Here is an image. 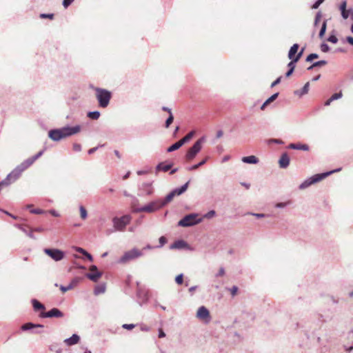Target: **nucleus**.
Listing matches in <instances>:
<instances>
[{"label": "nucleus", "instance_id": "nucleus-6", "mask_svg": "<svg viewBox=\"0 0 353 353\" xmlns=\"http://www.w3.org/2000/svg\"><path fill=\"white\" fill-rule=\"evenodd\" d=\"M26 161L18 165L10 174L7 175L8 179L11 183L17 180L22 172L29 168Z\"/></svg>", "mask_w": 353, "mask_h": 353}, {"label": "nucleus", "instance_id": "nucleus-16", "mask_svg": "<svg viewBox=\"0 0 353 353\" xmlns=\"http://www.w3.org/2000/svg\"><path fill=\"white\" fill-rule=\"evenodd\" d=\"M170 250H191L189 244L183 239L175 241L173 243L170 245Z\"/></svg>", "mask_w": 353, "mask_h": 353}, {"label": "nucleus", "instance_id": "nucleus-19", "mask_svg": "<svg viewBox=\"0 0 353 353\" xmlns=\"http://www.w3.org/2000/svg\"><path fill=\"white\" fill-rule=\"evenodd\" d=\"M189 184H190V181H187L183 185L173 189L172 191L174 196H180L182 194H183L188 190Z\"/></svg>", "mask_w": 353, "mask_h": 353}, {"label": "nucleus", "instance_id": "nucleus-24", "mask_svg": "<svg viewBox=\"0 0 353 353\" xmlns=\"http://www.w3.org/2000/svg\"><path fill=\"white\" fill-rule=\"evenodd\" d=\"M174 197V195L171 191L170 193H168L164 199H158L159 202L160 203V205L161 208L165 207L168 203H169Z\"/></svg>", "mask_w": 353, "mask_h": 353}, {"label": "nucleus", "instance_id": "nucleus-27", "mask_svg": "<svg viewBox=\"0 0 353 353\" xmlns=\"http://www.w3.org/2000/svg\"><path fill=\"white\" fill-rule=\"evenodd\" d=\"M299 45L298 43L293 44L288 52V57L294 59L296 57L297 51L299 50Z\"/></svg>", "mask_w": 353, "mask_h": 353}, {"label": "nucleus", "instance_id": "nucleus-35", "mask_svg": "<svg viewBox=\"0 0 353 353\" xmlns=\"http://www.w3.org/2000/svg\"><path fill=\"white\" fill-rule=\"evenodd\" d=\"M183 145H181V143L179 142V141L175 142L174 143H173L172 145H171L170 146H169L168 148H167V152H174L178 149H179L181 147H182Z\"/></svg>", "mask_w": 353, "mask_h": 353}, {"label": "nucleus", "instance_id": "nucleus-18", "mask_svg": "<svg viewBox=\"0 0 353 353\" xmlns=\"http://www.w3.org/2000/svg\"><path fill=\"white\" fill-rule=\"evenodd\" d=\"M290 162V159L289 155L288 154L287 152H284L281 154V156L279 160V167L282 169H285L289 166Z\"/></svg>", "mask_w": 353, "mask_h": 353}, {"label": "nucleus", "instance_id": "nucleus-32", "mask_svg": "<svg viewBox=\"0 0 353 353\" xmlns=\"http://www.w3.org/2000/svg\"><path fill=\"white\" fill-rule=\"evenodd\" d=\"M76 251L80 254H82L90 261H93L92 256L90 253H88L85 249H83L82 248H76Z\"/></svg>", "mask_w": 353, "mask_h": 353}, {"label": "nucleus", "instance_id": "nucleus-13", "mask_svg": "<svg viewBox=\"0 0 353 353\" xmlns=\"http://www.w3.org/2000/svg\"><path fill=\"white\" fill-rule=\"evenodd\" d=\"M90 272L86 273L85 276L93 282H97L102 276V272L99 271L95 265L90 267Z\"/></svg>", "mask_w": 353, "mask_h": 353}, {"label": "nucleus", "instance_id": "nucleus-22", "mask_svg": "<svg viewBox=\"0 0 353 353\" xmlns=\"http://www.w3.org/2000/svg\"><path fill=\"white\" fill-rule=\"evenodd\" d=\"M31 303L34 312H44V310H46L45 305L36 299H32L31 300Z\"/></svg>", "mask_w": 353, "mask_h": 353}, {"label": "nucleus", "instance_id": "nucleus-23", "mask_svg": "<svg viewBox=\"0 0 353 353\" xmlns=\"http://www.w3.org/2000/svg\"><path fill=\"white\" fill-rule=\"evenodd\" d=\"M44 326L42 324H35L32 322H28V323H24L23 325H22L21 327V329L23 331H28V330H31L34 328H38V327L42 328Z\"/></svg>", "mask_w": 353, "mask_h": 353}, {"label": "nucleus", "instance_id": "nucleus-51", "mask_svg": "<svg viewBox=\"0 0 353 353\" xmlns=\"http://www.w3.org/2000/svg\"><path fill=\"white\" fill-rule=\"evenodd\" d=\"M268 143H276L279 145H283L284 142L281 139H270L268 141Z\"/></svg>", "mask_w": 353, "mask_h": 353}, {"label": "nucleus", "instance_id": "nucleus-60", "mask_svg": "<svg viewBox=\"0 0 353 353\" xmlns=\"http://www.w3.org/2000/svg\"><path fill=\"white\" fill-rule=\"evenodd\" d=\"M341 16L344 19H347L350 17V8L347 9L345 11L341 12Z\"/></svg>", "mask_w": 353, "mask_h": 353}, {"label": "nucleus", "instance_id": "nucleus-2", "mask_svg": "<svg viewBox=\"0 0 353 353\" xmlns=\"http://www.w3.org/2000/svg\"><path fill=\"white\" fill-rule=\"evenodd\" d=\"M95 92L99 106L102 108H107L112 98V92L106 89L100 88H96Z\"/></svg>", "mask_w": 353, "mask_h": 353}, {"label": "nucleus", "instance_id": "nucleus-10", "mask_svg": "<svg viewBox=\"0 0 353 353\" xmlns=\"http://www.w3.org/2000/svg\"><path fill=\"white\" fill-rule=\"evenodd\" d=\"M321 180H323V178H322L321 173L316 174L312 176L311 177L305 179L303 183H301L299 185V188L301 190H304V189L310 187V185H312L317 182L321 181Z\"/></svg>", "mask_w": 353, "mask_h": 353}, {"label": "nucleus", "instance_id": "nucleus-1", "mask_svg": "<svg viewBox=\"0 0 353 353\" xmlns=\"http://www.w3.org/2000/svg\"><path fill=\"white\" fill-rule=\"evenodd\" d=\"M138 202V200L134 198V201L132 203V212L134 213H139V212H148V213H152L154 212L159 210H160L161 206L160 205V203L159 202L158 199L154 200L148 204L141 206L138 207L137 203Z\"/></svg>", "mask_w": 353, "mask_h": 353}, {"label": "nucleus", "instance_id": "nucleus-31", "mask_svg": "<svg viewBox=\"0 0 353 353\" xmlns=\"http://www.w3.org/2000/svg\"><path fill=\"white\" fill-rule=\"evenodd\" d=\"M208 159V157H207L206 158H205L204 159H203L202 161H201L199 163H196V164H194L192 166H190L187 168V170L188 171H193V170H195L196 169H198L199 167L203 165L204 164L206 163Z\"/></svg>", "mask_w": 353, "mask_h": 353}, {"label": "nucleus", "instance_id": "nucleus-28", "mask_svg": "<svg viewBox=\"0 0 353 353\" xmlns=\"http://www.w3.org/2000/svg\"><path fill=\"white\" fill-rule=\"evenodd\" d=\"M172 167V163L165 164L164 162H161L156 166V171L168 172Z\"/></svg>", "mask_w": 353, "mask_h": 353}, {"label": "nucleus", "instance_id": "nucleus-40", "mask_svg": "<svg viewBox=\"0 0 353 353\" xmlns=\"http://www.w3.org/2000/svg\"><path fill=\"white\" fill-rule=\"evenodd\" d=\"M80 216L83 220H85L88 217V212L86 209L83 206H79Z\"/></svg>", "mask_w": 353, "mask_h": 353}, {"label": "nucleus", "instance_id": "nucleus-63", "mask_svg": "<svg viewBox=\"0 0 353 353\" xmlns=\"http://www.w3.org/2000/svg\"><path fill=\"white\" fill-rule=\"evenodd\" d=\"M304 50H305V48H302L300 51L298 50L297 53H296V57H294V59H296L298 61H299L300 59L301 58V57L303 54Z\"/></svg>", "mask_w": 353, "mask_h": 353}, {"label": "nucleus", "instance_id": "nucleus-26", "mask_svg": "<svg viewBox=\"0 0 353 353\" xmlns=\"http://www.w3.org/2000/svg\"><path fill=\"white\" fill-rule=\"evenodd\" d=\"M44 151H45V149L39 151L35 155L26 159L25 161H26L27 164H28L29 166L30 167L36 160H37L39 158H40L43 155Z\"/></svg>", "mask_w": 353, "mask_h": 353}, {"label": "nucleus", "instance_id": "nucleus-37", "mask_svg": "<svg viewBox=\"0 0 353 353\" xmlns=\"http://www.w3.org/2000/svg\"><path fill=\"white\" fill-rule=\"evenodd\" d=\"M327 29V20H324L322 23L321 30L319 31V36L320 38H323L325 34Z\"/></svg>", "mask_w": 353, "mask_h": 353}, {"label": "nucleus", "instance_id": "nucleus-57", "mask_svg": "<svg viewBox=\"0 0 353 353\" xmlns=\"http://www.w3.org/2000/svg\"><path fill=\"white\" fill-rule=\"evenodd\" d=\"M73 288V285H68L67 286L61 285L60 290L62 292H66L67 291L72 290Z\"/></svg>", "mask_w": 353, "mask_h": 353}, {"label": "nucleus", "instance_id": "nucleus-48", "mask_svg": "<svg viewBox=\"0 0 353 353\" xmlns=\"http://www.w3.org/2000/svg\"><path fill=\"white\" fill-rule=\"evenodd\" d=\"M54 14H52V13H48V14L41 13L39 15V17L41 19H51V20L54 19Z\"/></svg>", "mask_w": 353, "mask_h": 353}, {"label": "nucleus", "instance_id": "nucleus-25", "mask_svg": "<svg viewBox=\"0 0 353 353\" xmlns=\"http://www.w3.org/2000/svg\"><path fill=\"white\" fill-rule=\"evenodd\" d=\"M241 161L248 164H256L259 162V159L254 155L243 157Z\"/></svg>", "mask_w": 353, "mask_h": 353}, {"label": "nucleus", "instance_id": "nucleus-3", "mask_svg": "<svg viewBox=\"0 0 353 353\" xmlns=\"http://www.w3.org/2000/svg\"><path fill=\"white\" fill-rule=\"evenodd\" d=\"M205 141V138L202 137L199 139L191 148L188 149L185 156L186 161H191L196 157L197 154L201 150L202 145Z\"/></svg>", "mask_w": 353, "mask_h": 353}, {"label": "nucleus", "instance_id": "nucleus-7", "mask_svg": "<svg viewBox=\"0 0 353 353\" xmlns=\"http://www.w3.org/2000/svg\"><path fill=\"white\" fill-rule=\"evenodd\" d=\"M26 161L18 165L10 174L7 175L8 179L11 183L17 180L22 172L29 168Z\"/></svg>", "mask_w": 353, "mask_h": 353}, {"label": "nucleus", "instance_id": "nucleus-5", "mask_svg": "<svg viewBox=\"0 0 353 353\" xmlns=\"http://www.w3.org/2000/svg\"><path fill=\"white\" fill-rule=\"evenodd\" d=\"M132 216L129 214L123 215L121 217L115 216L112 219L113 227L115 231H123L130 223Z\"/></svg>", "mask_w": 353, "mask_h": 353}, {"label": "nucleus", "instance_id": "nucleus-59", "mask_svg": "<svg viewBox=\"0 0 353 353\" xmlns=\"http://www.w3.org/2000/svg\"><path fill=\"white\" fill-rule=\"evenodd\" d=\"M347 1L343 0L339 6V10L341 12L345 11L347 10Z\"/></svg>", "mask_w": 353, "mask_h": 353}, {"label": "nucleus", "instance_id": "nucleus-45", "mask_svg": "<svg viewBox=\"0 0 353 353\" xmlns=\"http://www.w3.org/2000/svg\"><path fill=\"white\" fill-rule=\"evenodd\" d=\"M291 204L290 201H288L286 202H279L275 204V208H284L287 207L288 205Z\"/></svg>", "mask_w": 353, "mask_h": 353}, {"label": "nucleus", "instance_id": "nucleus-29", "mask_svg": "<svg viewBox=\"0 0 353 353\" xmlns=\"http://www.w3.org/2000/svg\"><path fill=\"white\" fill-rule=\"evenodd\" d=\"M310 83L307 82L300 90L294 91V94L302 97L306 94L309 91Z\"/></svg>", "mask_w": 353, "mask_h": 353}, {"label": "nucleus", "instance_id": "nucleus-44", "mask_svg": "<svg viewBox=\"0 0 353 353\" xmlns=\"http://www.w3.org/2000/svg\"><path fill=\"white\" fill-rule=\"evenodd\" d=\"M12 183L10 181V180L6 176L3 180L0 181V189L1 190L3 187H7L10 185Z\"/></svg>", "mask_w": 353, "mask_h": 353}, {"label": "nucleus", "instance_id": "nucleus-21", "mask_svg": "<svg viewBox=\"0 0 353 353\" xmlns=\"http://www.w3.org/2000/svg\"><path fill=\"white\" fill-rule=\"evenodd\" d=\"M288 148L292 150H300L303 151H308L309 146L305 143H290L288 145Z\"/></svg>", "mask_w": 353, "mask_h": 353}, {"label": "nucleus", "instance_id": "nucleus-36", "mask_svg": "<svg viewBox=\"0 0 353 353\" xmlns=\"http://www.w3.org/2000/svg\"><path fill=\"white\" fill-rule=\"evenodd\" d=\"M14 227L17 228L20 230H21L24 234L27 235V233L29 232V230L31 229L28 225H22V224H14Z\"/></svg>", "mask_w": 353, "mask_h": 353}, {"label": "nucleus", "instance_id": "nucleus-8", "mask_svg": "<svg viewBox=\"0 0 353 353\" xmlns=\"http://www.w3.org/2000/svg\"><path fill=\"white\" fill-rule=\"evenodd\" d=\"M141 256H143V252L141 250L137 248H132L123 254V255L119 259V263H126L127 262L137 259Z\"/></svg>", "mask_w": 353, "mask_h": 353}, {"label": "nucleus", "instance_id": "nucleus-17", "mask_svg": "<svg viewBox=\"0 0 353 353\" xmlns=\"http://www.w3.org/2000/svg\"><path fill=\"white\" fill-rule=\"evenodd\" d=\"M139 191L143 195H151L153 193V188L151 182H144L139 186Z\"/></svg>", "mask_w": 353, "mask_h": 353}, {"label": "nucleus", "instance_id": "nucleus-39", "mask_svg": "<svg viewBox=\"0 0 353 353\" xmlns=\"http://www.w3.org/2000/svg\"><path fill=\"white\" fill-rule=\"evenodd\" d=\"M288 59L290 60V61L288 63V69H290V70L294 71L296 64L299 61L296 59H292V58H288Z\"/></svg>", "mask_w": 353, "mask_h": 353}, {"label": "nucleus", "instance_id": "nucleus-15", "mask_svg": "<svg viewBox=\"0 0 353 353\" xmlns=\"http://www.w3.org/2000/svg\"><path fill=\"white\" fill-rule=\"evenodd\" d=\"M48 137L54 141H59L64 139L61 128L49 130Z\"/></svg>", "mask_w": 353, "mask_h": 353}, {"label": "nucleus", "instance_id": "nucleus-34", "mask_svg": "<svg viewBox=\"0 0 353 353\" xmlns=\"http://www.w3.org/2000/svg\"><path fill=\"white\" fill-rule=\"evenodd\" d=\"M101 113L98 110L90 111L87 113V117L92 120H97L100 117Z\"/></svg>", "mask_w": 353, "mask_h": 353}, {"label": "nucleus", "instance_id": "nucleus-62", "mask_svg": "<svg viewBox=\"0 0 353 353\" xmlns=\"http://www.w3.org/2000/svg\"><path fill=\"white\" fill-rule=\"evenodd\" d=\"M323 1L324 0H316L312 6V8L317 9Z\"/></svg>", "mask_w": 353, "mask_h": 353}, {"label": "nucleus", "instance_id": "nucleus-64", "mask_svg": "<svg viewBox=\"0 0 353 353\" xmlns=\"http://www.w3.org/2000/svg\"><path fill=\"white\" fill-rule=\"evenodd\" d=\"M73 150L75 152H80L81 150V145L79 143H74L72 145Z\"/></svg>", "mask_w": 353, "mask_h": 353}, {"label": "nucleus", "instance_id": "nucleus-38", "mask_svg": "<svg viewBox=\"0 0 353 353\" xmlns=\"http://www.w3.org/2000/svg\"><path fill=\"white\" fill-rule=\"evenodd\" d=\"M341 168H336V169H334V170H330V171H327V172H322L321 173V176H322V178L323 179H324L325 178H326L327 176L335 173V172H338L339 171L341 170Z\"/></svg>", "mask_w": 353, "mask_h": 353}, {"label": "nucleus", "instance_id": "nucleus-43", "mask_svg": "<svg viewBox=\"0 0 353 353\" xmlns=\"http://www.w3.org/2000/svg\"><path fill=\"white\" fill-rule=\"evenodd\" d=\"M279 92H276L274 94H273L271 97H270L268 99H267L265 101L266 102V104H270L272 102H273L274 101H275L278 96H279Z\"/></svg>", "mask_w": 353, "mask_h": 353}, {"label": "nucleus", "instance_id": "nucleus-53", "mask_svg": "<svg viewBox=\"0 0 353 353\" xmlns=\"http://www.w3.org/2000/svg\"><path fill=\"white\" fill-rule=\"evenodd\" d=\"M175 282L178 285H181L183 283V274H179L175 277Z\"/></svg>", "mask_w": 353, "mask_h": 353}, {"label": "nucleus", "instance_id": "nucleus-30", "mask_svg": "<svg viewBox=\"0 0 353 353\" xmlns=\"http://www.w3.org/2000/svg\"><path fill=\"white\" fill-rule=\"evenodd\" d=\"M105 288H106V286H105V283L99 284L94 288V294L95 295H99V294H103L105 292Z\"/></svg>", "mask_w": 353, "mask_h": 353}, {"label": "nucleus", "instance_id": "nucleus-41", "mask_svg": "<svg viewBox=\"0 0 353 353\" xmlns=\"http://www.w3.org/2000/svg\"><path fill=\"white\" fill-rule=\"evenodd\" d=\"M173 121H174L173 114L170 113V114L169 115V117L167 118V119L165 121V125H164L165 128H168L170 126V125L172 123Z\"/></svg>", "mask_w": 353, "mask_h": 353}, {"label": "nucleus", "instance_id": "nucleus-55", "mask_svg": "<svg viewBox=\"0 0 353 353\" xmlns=\"http://www.w3.org/2000/svg\"><path fill=\"white\" fill-rule=\"evenodd\" d=\"M342 97H343L342 92H336V93H334V94H332L330 98H331V100H332V101H333L341 99Z\"/></svg>", "mask_w": 353, "mask_h": 353}, {"label": "nucleus", "instance_id": "nucleus-20", "mask_svg": "<svg viewBox=\"0 0 353 353\" xmlns=\"http://www.w3.org/2000/svg\"><path fill=\"white\" fill-rule=\"evenodd\" d=\"M80 341V336L77 334H73L70 337L67 338L64 340V343L68 345H74L77 344Z\"/></svg>", "mask_w": 353, "mask_h": 353}, {"label": "nucleus", "instance_id": "nucleus-54", "mask_svg": "<svg viewBox=\"0 0 353 353\" xmlns=\"http://www.w3.org/2000/svg\"><path fill=\"white\" fill-rule=\"evenodd\" d=\"M321 17H322V14H321V12H318L316 14L315 19H314V26H316L318 25V23H319V21H320V20L321 19Z\"/></svg>", "mask_w": 353, "mask_h": 353}, {"label": "nucleus", "instance_id": "nucleus-56", "mask_svg": "<svg viewBox=\"0 0 353 353\" xmlns=\"http://www.w3.org/2000/svg\"><path fill=\"white\" fill-rule=\"evenodd\" d=\"M326 64H327V61L325 60H321V61L314 62L313 66L321 67V66L325 65Z\"/></svg>", "mask_w": 353, "mask_h": 353}, {"label": "nucleus", "instance_id": "nucleus-33", "mask_svg": "<svg viewBox=\"0 0 353 353\" xmlns=\"http://www.w3.org/2000/svg\"><path fill=\"white\" fill-rule=\"evenodd\" d=\"M194 134V131L188 132L183 138L179 140V142L183 145L185 143L189 142Z\"/></svg>", "mask_w": 353, "mask_h": 353}, {"label": "nucleus", "instance_id": "nucleus-9", "mask_svg": "<svg viewBox=\"0 0 353 353\" xmlns=\"http://www.w3.org/2000/svg\"><path fill=\"white\" fill-rule=\"evenodd\" d=\"M43 252L55 261H61L65 256V252L57 248H45Z\"/></svg>", "mask_w": 353, "mask_h": 353}, {"label": "nucleus", "instance_id": "nucleus-14", "mask_svg": "<svg viewBox=\"0 0 353 353\" xmlns=\"http://www.w3.org/2000/svg\"><path fill=\"white\" fill-rule=\"evenodd\" d=\"M196 317L199 319L209 322L210 321V314L208 309L205 306L199 307L196 312Z\"/></svg>", "mask_w": 353, "mask_h": 353}, {"label": "nucleus", "instance_id": "nucleus-4", "mask_svg": "<svg viewBox=\"0 0 353 353\" xmlns=\"http://www.w3.org/2000/svg\"><path fill=\"white\" fill-rule=\"evenodd\" d=\"M198 214L191 213L183 216L179 222L178 226L191 227L197 225L203 221V218L197 219Z\"/></svg>", "mask_w": 353, "mask_h": 353}, {"label": "nucleus", "instance_id": "nucleus-49", "mask_svg": "<svg viewBox=\"0 0 353 353\" xmlns=\"http://www.w3.org/2000/svg\"><path fill=\"white\" fill-rule=\"evenodd\" d=\"M248 214L254 216L257 219L264 218V217L269 216L268 214H263V213H254V212H248Z\"/></svg>", "mask_w": 353, "mask_h": 353}, {"label": "nucleus", "instance_id": "nucleus-42", "mask_svg": "<svg viewBox=\"0 0 353 353\" xmlns=\"http://www.w3.org/2000/svg\"><path fill=\"white\" fill-rule=\"evenodd\" d=\"M319 54L316 53H311L308 54L305 59L306 62H312L314 59H318Z\"/></svg>", "mask_w": 353, "mask_h": 353}, {"label": "nucleus", "instance_id": "nucleus-58", "mask_svg": "<svg viewBox=\"0 0 353 353\" xmlns=\"http://www.w3.org/2000/svg\"><path fill=\"white\" fill-rule=\"evenodd\" d=\"M136 326L135 324H133V323H130V324H127V323H125V324H123L122 325V327L125 330H132L133 328H134Z\"/></svg>", "mask_w": 353, "mask_h": 353}, {"label": "nucleus", "instance_id": "nucleus-52", "mask_svg": "<svg viewBox=\"0 0 353 353\" xmlns=\"http://www.w3.org/2000/svg\"><path fill=\"white\" fill-rule=\"evenodd\" d=\"M321 50L323 52H327L330 50V46L325 42L322 43L320 46Z\"/></svg>", "mask_w": 353, "mask_h": 353}, {"label": "nucleus", "instance_id": "nucleus-46", "mask_svg": "<svg viewBox=\"0 0 353 353\" xmlns=\"http://www.w3.org/2000/svg\"><path fill=\"white\" fill-rule=\"evenodd\" d=\"M159 245H156L157 248H162L167 243L168 241L165 236H162L159 239Z\"/></svg>", "mask_w": 353, "mask_h": 353}, {"label": "nucleus", "instance_id": "nucleus-12", "mask_svg": "<svg viewBox=\"0 0 353 353\" xmlns=\"http://www.w3.org/2000/svg\"><path fill=\"white\" fill-rule=\"evenodd\" d=\"M63 313L58 308L53 307L48 312H41L39 314L41 318H61L63 316Z\"/></svg>", "mask_w": 353, "mask_h": 353}, {"label": "nucleus", "instance_id": "nucleus-11", "mask_svg": "<svg viewBox=\"0 0 353 353\" xmlns=\"http://www.w3.org/2000/svg\"><path fill=\"white\" fill-rule=\"evenodd\" d=\"M81 129V128L79 125L74 126L65 125L61 128L64 139L79 133Z\"/></svg>", "mask_w": 353, "mask_h": 353}, {"label": "nucleus", "instance_id": "nucleus-50", "mask_svg": "<svg viewBox=\"0 0 353 353\" xmlns=\"http://www.w3.org/2000/svg\"><path fill=\"white\" fill-rule=\"evenodd\" d=\"M215 214H216L215 210H210L209 212H208L207 213H205L203 215V218L210 219L212 218L213 216H214Z\"/></svg>", "mask_w": 353, "mask_h": 353}, {"label": "nucleus", "instance_id": "nucleus-61", "mask_svg": "<svg viewBox=\"0 0 353 353\" xmlns=\"http://www.w3.org/2000/svg\"><path fill=\"white\" fill-rule=\"evenodd\" d=\"M74 0H63L62 5L65 8H68Z\"/></svg>", "mask_w": 353, "mask_h": 353}, {"label": "nucleus", "instance_id": "nucleus-47", "mask_svg": "<svg viewBox=\"0 0 353 353\" xmlns=\"http://www.w3.org/2000/svg\"><path fill=\"white\" fill-rule=\"evenodd\" d=\"M327 41L332 43H336L338 42V39L334 34H330L327 37Z\"/></svg>", "mask_w": 353, "mask_h": 353}]
</instances>
